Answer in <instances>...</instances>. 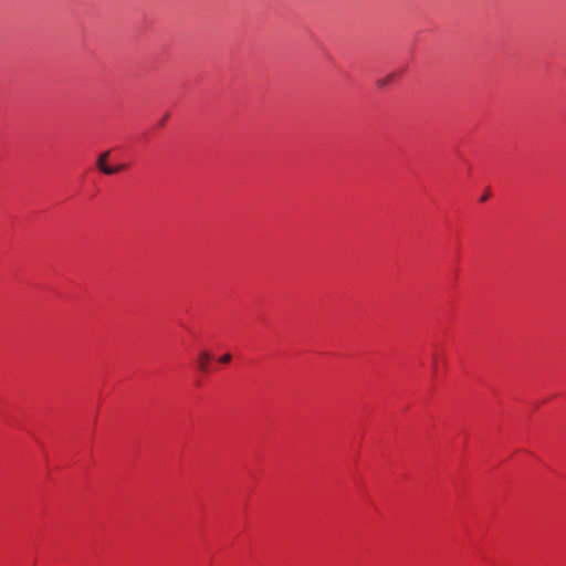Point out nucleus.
<instances>
[{"instance_id":"obj_2","label":"nucleus","mask_w":566,"mask_h":566,"mask_svg":"<svg viewBox=\"0 0 566 566\" xmlns=\"http://www.w3.org/2000/svg\"><path fill=\"white\" fill-rule=\"evenodd\" d=\"M211 359V356L208 352H201L198 357V367L201 371L208 370V364Z\"/></svg>"},{"instance_id":"obj_3","label":"nucleus","mask_w":566,"mask_h":566,"mask_svg":"<svg viewBox=\"0 0 566 566\" xmlns=\"http://www.w3.org/2000/svg\"><path fill=\"white\" fill-rule=\"evenodd\" d=\"M394 78H395V74L391 73V74L386 75L385 77L377 80L376 84L378 87L382 88V87H386L387 85H389Z\"/></svg>"},{"instance_id":"obj_1","label":"nucleus","mask_w":566,"mask_h":566,"mask_svg":"<svg viewBox=\"0 0 566 566\" xmlns=\"http://www.w3.org/2000/svg\"><path fill=\"white\" fill-rule=\"evenodd\" d=\"M109 156V151H104L102 153L98 158H97V168L105 175H114L115 174V169H113V166H108L106 164V160Z\"/></svg>"},{"instance_id":"obj_5","label":"nucleus","mask_w":566,"mask_h":566,"mask_svg":"<svg viewBox=\"0 0 566 566\" xmlns=\"http://www.w3.org/2000/svg\"><path fill=\"white\" fill-rule=\"evenodd\" d=\"M126 167H127V166H126L125 164H123V165H119V166L113 167V169H115V174H117V172H119V171H122V170L126 169Z\"/></svg>"},{"instance_id":"obj_6","label":"nucleus","mask_w":566,"mask_h":566,"mask_svg":"<svg viewBox=\"0 0 566 566\" xmlns=\"http://www.w3.org/2000/svg\"><path fill=\"white\" fill-rule=\"evenodd\" d=\"M486 199H488V195H484L481 200L485 201Z\"/></svg>"},{"instance_id":"obj_4","label":"nucleus","mask_w":566,"mask_h":566,"mask_svg":"<svg viewBox=\"0 0 566 566\" xmlns=\"http://www.w3.org/2000/svg\"><path fill=\"white\" fill-rule=\"evenodd\" d=\"M231 358H232V357H231V355H230V354H224V355H222V356L219 358V361H220L221 364H228V363H230V361H231Z\"/></svg>"}]
</instances>
